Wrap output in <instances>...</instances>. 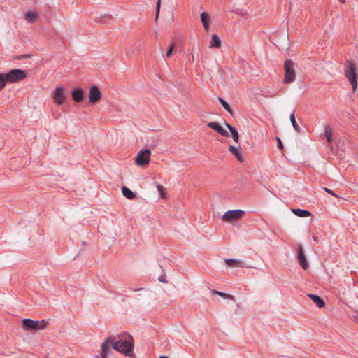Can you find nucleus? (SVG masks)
Wrapping results in <instances>:
<instances>
[{"label": "nucleus", "mask_w": 358, "mask_h": 358, "mask_svg": "<svg viewBox=\"0 0 358 358\" xmlns=\"http://www.w3.org/2000/svg\"><path fill=\"white\" fill-rule=\"evenodd\" d=\"M125 356L130 358H135L134 353V340L131 334L127 332H122L115 336H108L101 343V352L97 358H107L111 352L110 346Z\"/></svg>", "instance_id": "f257e3e1"}, {"label": "nucleus", "mask_w": 358, "mask_h": 358, "mask_svg": "<svg viewBox=\"0 0 358 358\" xmlns=\"http://www.w3.org/2000/svg\"><path fill=\"white\" fill-rule=\"evenodd\" d=\"M356 71V64L351 60H347L344 66L345 76L348 79L354 90H355L358 86Z\"/></svg>", "instance_id": "f03ea898"}, {"label": "nucleus", "mask_w": 358, "mask_h": 358, "mask_svg": "<svg viewBox=\"0 0 358 358\" xmlns=\"http://www.w3.org/2000/svg\"><path fill=\"white\" fill-rule=\"evenodd\" d=\"M295 63L292 60H285L284 62L285 78L283 82L285 83H292L295 80L296 71Z\"/></svg>", "instance_id": "7ed1b4c3"}, {"label": "nucleus", "mask_w": 358, "mask_h": 358, "mask_svg": "<svg viewBox=\"0 0 358 358\" xmlns=\"http://www.w3.org/2000/svg\"><path fill=\"white\" fill-rule=\"evenodd\" d=\"M7 83H15L27 77V72L22 69H13L4 74Z\"/></svg>", "instance_id": "20e7f679"}, {"label": "nucleus", "mask_w": 358, "mask_h": 358, "mask_svg": "<svg viewBox=\"0 0 358 358\" xmlns=\"http://www.w3.org/2000/svg\"><path fill=\"white\" fill-rule=\"evenodd\" d=\"M245 212L242 210H230L227 211L222 217L224 222H231L243 217Z\"/></svg>", "instance_id": "39448f33"}, {"label": "nucleus", "mask_w": 358, "mask_h": 358, "mask_svg": "<svg viewBox=\"0 0 358 358\" xmlns=\"http://www.w3.org/2000/svg\"><path fill=\"white\" fill-rule=\"evenodd\" d=\"M150 155L151 152L149 149L140 150L135 158L136 164L141 166L148 164L150 162Z\"/></svg>", "instance_id": "423d86ee"}, {"label": "nucleus", "mask_w": 358, "mask_h": 358, "mask_svg": "<svg viewBox=\"0 0 358 358\" xmlns=\"http://www.w3.org/2000/svg\"><path fill=\"white\" fill-rule=\"evenodd\" d=\"M66 99V94L65 89L63 87H58L54 92L53 101L57 105H62L65 103Z\"/></svg>", "instance_id": "0eeeda50"}, {"label": "nucleus", "mask_w": 358, "mask_h": 358, "mask_svg": "<svg viewBox=\"0 0 358 358\" xmlns=\"http://www.w3.org/2000/svg\"><path fill=\"white\" fill-rule=\"evenodd\" d=\"M101 98V92L96 85H92L90 90L89 101L90 103H96Z\"/></svg>", "instance_id": "6e6552de"}, {"label": "nucleus", "mask_w": 358, "mask_h": 358, "mask_svg": "<svg viewBox=\"0 0 358 358\" xmlns=\"http://www.w3.org/2000/svg\"><path fill=\"white\" fill-rule=\"evenodd\" d=\"M22 325L25 330H36L38 329V321L26 318L22 320Z\"/></svg>", "instance_id": "1a4fd4ad"}, {"label": "nucleus", "mask_w": 358, "mask_h": 358, "mask_svg": "<svg viewBox=\"0 0 358 358\" xmlns=\"http://www.w3.org/2000/svg\"><path fill=\"white\" fill-rule=\"evenodd\" d=\"M297 258L299 262L300 266L304 269L306 270L308 268V264L305 257V255L303 251V248L301 245L298 246V255Z\"/></svg>", "instance_id": "9d476101"}, {"label": "nucleus", "mask_w": 358, "mask_h": 358, "mask_svg": "<svg viewBox=\"0 0 358 358\" xmlns=\"http://www.w3.org/2000/svg\"><path fill=\"white\" fill-rule=\"evenodd\" d=\"M208 127H209L210 128H211L212 129H213L214 131H215L216 132H217L218 134H220V135L223 136H225V137H227L229 136V133L227 131H226L225 129H224L219 123L216 122H208L207 124Z\"/></svg>", "instance_id": "9b49d317"}, {"label": "nucleus", "mask_w": 358, "mask_h": 358, "mask_svg": "<svg viewBox=\"0 0 358 358\" xmlns=\"http://www.w3.org/2000/svg\"><path fill=\"white\" fill-rule=\"evenodd\" d=\"M229 150L231 152V153L236 157V159L239 162H243L244 161V157L242 154L240 147L229 145Z\"/></svg>", "instance_id": "f8f14e48"}, {"label": "nucleus", "mask_w": 358, "mask_h": 358, "mask_svg": "<svg viewBox=\"0 0 358 358\" xmlns=\"http://www.w3.org/2000/svg\"><path fill=\"white\" fill-rule=\"evenodd\" d=\"M84 96L83 90L81 88H76L72 92V98L74 101L80 103L83 101Z\"/></svg>", "instance_id": "ddd939ff"}, {"label": "nucleus", "mask_w": 358, "mask_h": 358, "mask_svg": "<svg viewBox=\"0 0 358 358\" xmlns=\"http://www.w3.org/2000/svg\"><path fill=\"white\" fill-rule=\"evenodd\" d=\"M308 296L313 300L315 304L320 308L325 306V302L322 298L315 294H308Z\"/></svg>", "instance_id": "4468645a"}, {"label": "nucleus", "mask_w": 358, "mask_h": 358, "mask_svg": "<svg viewBox=\"0 0 358 358\" xmlns=\"http://www.w3.org/2000/svg\"><path fill=\"white\" fill-rule=\"evenodd\" d=\"M292 212L300 217H306L311 215V213L310 211L299 208H293L292 209Z\"/></svg>", "instance_id": "2eb2a0df"}, {"label": "nucleus", "mask_w": 358, "mask_h": 358, "mask_svg": "<svg viewBox=\"0 0 358 358\" xmlns=\"http://www.w3.org/2000/svg\"><path fill=\"white\" fill-rule=\"evenodd\" d=\"M122 192L123 196L128 199H134L136 196V193H134L125 186H123L122 187Z\"/></svg>", "instance_id": "dca6fc26"}, {"label": "nucleus", "mask_w": 358, "mask_h": 358, "mask_svg": "<svg viewBox=\"0 0 358 358\" xmlns=\"http://www.w3.org/2000/svg\"><path fill=\"white\" fill-rule=\"evenodd\" d=\"M225 263L230 267H243V263L239 260L234 259H227Z\"/></svg>", "instance_id": "f3484780"}, {"label": "nucleus", "mask_w": 358, "mask_h": 358, "mask_svg": "<svg viewBox=\"0 0 358 358\" xmlns=\"http://www.w3.org/2000/svg\"><path fill=\"white\" fill-rule=\"evenodd\" d=\"M25 20L31 23H34L38 20V15L34 11H29L25 14Z\"/></svg>", "instance_id": "a211bd4d"}, {"label": "nucleus", "mask_w": 358, "mask_h": 358, "mask_svg": "<svg viewBox=\"0 0 358 358\" xmlns=\"http://www.w3.org/2000/svg\"><path fill=\"white\" fill-rule=\"evenodd\" d=\"M221 46V41L217 35L213 34L210 40V48H218Z\"/></svg>", "instance_id": "6ab92c4d"}, {"label": "nucleus", "mask_w": 358, "mask_h": 358, "mask_svg": "<svg viewBox=\"0 0 358 358\" xmlns=\"http://www.w3.org/2000/svg\"><path fill=\"white\" fill-rule=\"evenodd\" d=\"M201 20L203 24V27L206 30H208L209 28V24H210V19L206 13H201Z\"/></svg>", "instance_id": "aec40b11"}, {"label": "nucleus", "mask_w": 358, "mask_h": 358, "mask_svg": "<svg viewBox=\"0 0 358 358\" xmlns=\"http://www.w3.org/2000/svg\"><path fill=\"white\" fill-rule=\"evenodd\" d=\"M211 292L213 294H217L222 298H224V299H230V300H232V301H235V298L233 295H231L229 294H227V293H224V292H220V291H217V290H215V289H212L211 290Z\"/></svg>", "instance_id": "412c9836"}, {"label": "nucleus", "mask_w": 358, "mask_h": 358, "mask_svg": "<svg viewBox=\"0 0 358 358\" xmlns=\"http://www.w3.org/2000/svg\"><path fill=\"white\" fill-rule=\"evenodd\" d=\"M290 122H291V124H292L294 129L297 133H301L302 131L301 127L299 126V124H297V122L296 121L294 113H292L290 115Z\"/></svg>", "instance_id": "4be33fe9"}, {"label": "nucleus", "mask_w": 358, "mask_h": 358, "mask_svg": "<svg viewBox=\"0 0 358 358\" xmlns=\"http://www.w3.org/2000/svg\"><path fill=\"white\" fill-rule=\"evenodd\" d=\"M226 126L229 129V130L230 131V132L231 134V136H232V138H233V140L236 143H238V140H239V135H238V131L232 126H231L228 123H226Z\"/></svg>", "instance_id": "5701e85b"}, {"label": "nucleus", "mask_w": 358, "mask_h": 358, "mask_svg": "<svg viewBox=\"0 0 358 358\" xmlns=\"http://www.w3.org/2000/svg\"><path fill=\"white\" fill-rule=\"evenodd\" d=\"M324 134L327 140L329 143H332L334 140L332 129L330 126H326L324 129Z\"/></svg>", "instance_id": "b1692460"}, {"label": "nucleus", "mask_w": 358, "mask_h": 358, "mask_svg": "<svg viewBox=\"0 0 358 358\" xmlns=\"http://www.w3.org/2000/svg\"><path fill=\"white\" fill-rule=\"evenodd\" d=\"M218 101L220 104L223 106V108L231 115L233 114V110L231 108L230 106L228 104L227 101H225L222 98L219 97Z\"/></svg>", "instance_id": "393cba45"}, {"label": "nucleus", "mask_w": 358, "mask_h": 358, "mask_svg": "<svg viewBox=\"0 0 358 358\" xmlns=\"http://www.w3.org/2000/svg\"><path fill=\"white\" fill-rule=\"evenodd\" d=\"M157 188L159 191L160 197L164 200H166L167 196L164 187L161 185H157Z\"/></svg>", "instance_id": "a878e982"}, {"label": "nucleus", "mask_w": 358, "mask_h": 358, "mask_svg": "<svg viewBox=\"0 0 358 358\" xmlns=\"http://www.w3.org/2000/svg\"><path fill=\"white\" fill-rule=\"evenodd\" d=\"M6 83L5 75L0 73V91L5 87Z\"/></svg>", "instance_id": "bb28decb"}, {"label": "nucleus", "mask_w": 358, "mask_h": 358, "mask_svg": "<svg viewBox=\"0 0 358 358\" xmlns=\"http://www.w3.org/2000/svg\"><path fill=\"white\" fill-rule=\"evenodd\" d=\"M175 48V45L174 43H171L169 46V48H168V50H167V52H166V57H169L171 56L172 53H173V51Z\"/></svg>", "instance_id": "cd10ccee"}, {"label": "nucleus", "mask_w": 358, "mask_h": 358, "mask_svg": "<svg viewBox=\"0 0 358 358\" xmlns=\"http://www.w3.org/2000/svg\"><path fill=\"white\" fill-rule=\"evenodd\" d=\"M48 323L46 321H45V320H43L41 322V323H40L38 322V329L42 330V329H45L47 327V326H48Z\"/></svg>", "instance_id": "c85d7f7f"}, {"label": "nucleus", "mask_w": 358, "mask_h": 358, "mask_svg": "<svg viewBox=\"0 0 358 358\" xmlns=\"http://www.w3.org/2000/svg\"><path fill=\"white\" fill-rule=\"evenodd\" d=\"M324 189L326 192L330 194L331 195H332L333 196L336 197V198H338L339 196L336 194L334 191H332L331 189L327 188V187H324Z\"/></svg>", "instance_id": "c756f323"}, {"label": "nucleus", "mask_w": 358, "mask_h": 358, "mask_svg": "<svg viewBox=\"0 0 358 358\" xmlns=\"http://www.w3.org/2000/svg\"><path fill=\"white\" fill-rule=\"evenodd\" d=\"M190 54L192 55V58H191L192 62H193L196 58L199 57V53L198 52L194 53L193 49L191 50Z\"/></svg>", "instance_id": "7c9ffc66"}, {"label": "nucleus", "mask_w": 358, "mask_h": 358, "mask_svg": "<svg viewBox=\"0 0 358 358\" xmlns=\"http://www.w3.org/2000/svg\"><path fill=\"white\" fill-rule=\"evenodd\" d=\"M160 10V0L157 1V6H156V19H157Z\"/></svg>", "instance_id": "2f4dec72"}, {"label": "nucleus", "mask_w": 358, "mask_h": 358, "mask_svg": "<svg viewBox=\"0 0 358 358\" xmlns=\"http://www.w3.org/2000/svg\"><path fill=\"white\" fill-rule=\"evenodd\" d=\"M277 141H278V148L279 149H282L283 148L282 143L278 137H277Z\"/></svg>", "instance_id": "473e14b6"}, {"label": "nucleus", "mask_w": 358, "mask_h": 358, "mask_svg": "<svg viewBox=\"0 0 358 358\" xmlns=\"http://www.w3.org/2000/svg\"><path fill=\"white\" fill-rule=\"evenodd\" d=\"M110 18H111V16H110V15H109V16H104V17H102V19L101 20V22H103V23H105V22H107V20H108V19H110Z\"/></svg>", "instance_id": "72a5a7b5"}, {"label": "nucleus", "mask_w": 358, "mask_h": 358, "mask_svg": "<svg viewBox=\"0 0 358 358\" xmlns=\"http://www.w3.org/2000/svg\"><path fill=\"white\" fill-rule=\"evenodd\" d=\"M159 280L161 282H163V283H166L167 282V280L165 279V278L162 275H161L159 278Z\"/></svg>", "instance_id": "f704fd0d"}, {"label": "nucleus", "mask_w": 358, "mask_h": 358, "mask_svg": "<svg viewBox=\"0 0 358 358\" xmlns=\"http://www.w3.org/2000/svg\"><path fill=\"white\" fill-rule=\"evenodd\" d=\"M159 358H169V357L166 356H164V355H161V356H159Z\"/></svg>", "instance_id": "c9c22d12"}, {"label": "nucleus", "mask_w": 358, "mask_h": 358, "mask_svg": "<svg viewBox=\"0 0 358 358\" xmlns=\"http://www.w3.org/2000/svg\"><path fill=\"white\" fill-rule=\"evenodd\" d=\"M341 3H344L345 2V0H339Z\"/></svg>", "instance_id": "e433bc0d"}, {"label": "nucleus", "mask_w": 358, "mask_h": 358, "mask_svg": "<svg viewBox=\"0 0 358 358\" xmlns=\"http://www.w3.org/2000/svg\"><path fill=\"white\" fill-rule=\"evenodd\" d=\"M142 289H134V291L136 292V291H138V290H141Z\"/></svg>", "instance_id": "4c0bfd02"}]
</instances>
